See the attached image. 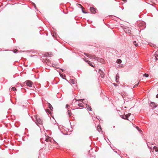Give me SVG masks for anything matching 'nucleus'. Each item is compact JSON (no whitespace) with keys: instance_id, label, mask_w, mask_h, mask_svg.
<instances>
[{"instance_id":"f257e3e1","label":"nucleus","mask_w":158,"mask_h":158,"mask_svg":"<svg viewBox=\"0 0 158 158\" xmlns=\"http://www.w3.org/2000/svg\"><path fill=\"white\" fill-rule=\"evenodd\" d=\"M34 118L35 119V123L39 127H40V125H41L42 123V120L37 115H35L34 117Z\"/></svg>"},{"instance_id":"f03ea898","label":"nucleus","mask_w":158,"mask_h":158,"mask_svg":"<svg viewBox=\"0 0 158 158\" xmlns=\"http://www.w3.org/2000/svg\"><path fill=\"white\" fill-rule=\"evenodd\" d=\"M84 54L90 59H94L99 61H100L102 60V59L98 57H96L95 55H90L86 53H84Z\"/></svg>"},{"instance_id":"7ed1b4c3","label":"nucleus","mask_w":158,"mask_h":158,"mask_svg":"<svg viewBox=\"0 0 158 158\" xmlns=\"http://www.w3.org/2000/svg\"><path fill=\"white\" fill-rule=\"evenodd\" d=\"M26 84L28 86L31 87L33 85V82L30 80H27L25 81Z\"/></svg>"},{"instance_id":"20e7f679","label":"nucleus","mask_w":158,"mask_h":158,"mask_svg":"<svg viewBox=\"0 0 158 158\" xmlns=\"http://www.w3.org/2000/svg\"><path fill=\"white\" fill-rule=\"evenodd\" d=\"M83 60L85 62L88 63L90 66L92 67H94V66L93 65V64H94L93 63H92L91 62L87 60H86L85 59H83Z\"/></svg>"},{"instance_id":"39448f33","label":"nucleus","mask_w":158,"mask_h":158,"mask_svg":"<svg viewBox=\"0 0 158 158\" xmlns=\"http://www.w3.org/2000/svg\"><path fill=\"white\" fill-rule=\"evenodd\" d=\"M151 106L153 108V109L156 108L157 106V105L156 103L153 102H151Z\"/></svg>"},{"instance_id":"423d86ee","label":"nucleus","mask_w":158,"mask_h":158,"mask_svg":"<svg viewBox=\"0 0 158 158\" xmlns=\"http://www.w3.org/2000/svg\"><path fill=\"white\" fill-rule=\"evenodd\" d=\"M97 9L93 7H90V10L92 13L95 14L96 12Z\"/></svg>"},{"instance_id":"0eeeda50","label":"nucleus","mask_w":158,"mask_h":158,"mask_svg":"<svg viewBox=\"0 0 158 158\" xmlns=\"http://www.w3.org/2000/svg\"><path fill=\"white\" fill-rule=\"evenodd\" d=\"M131 29L130 28L127 27L124 29V31L126 33H130L131 31Z\"/></svg>"},{"instance_id":"6e6552de","label":"nucleus","mask_w":158,"mask_h":158,"mask_svg":"<svg viewBox=\"0 0 158 158\" xmlns=\"http://www.w3.org/2000/svg\"><path fill=\"white\" fill-rule=\"evenodd\" d=\"M99 73H100L101 77L102 78H103L104 77V74L103 72L101 70L99 69Z\"/></svg>"},{"instance_id":"1a4fd4ad","label":"nucleus","mask_w":158,"mask_h":158,"mask_svg":"<svg viewBox=\"0 0 158 158\" xmlns=\"http://www.w3.org/2000/svg\"><path fill=\"white\" fill-rule=\"evenodd\" d=\"M149 143H151V144H149L148 143H147V145L148 148L150 149H152V146L151 145H154V143H153V142H152V143H149Z\"/></svg>"},{"instance_id":"9d476101","label":"nucleus","mask_w":158,"mask_h":158,"mask_svg":"<svg viewBox=\"0 0 158 158\" xmlns=\"http://www.w3.org/2000/svg\"><path fill=\"white\" fill-rule=\"evenodd\" d=\"M51 54H49V53H46L43 55V56L45 57H47L48 56H51Z\"/></svg>"},{"instance_id":"9b49d317","label":"nucleus","mask_w":158,"mask_h":158,"mask_svg":"<svg viewBox=\"0 0 158 158\" xmlns=\"http://www.w3.org/2000/svg\"><path fill=\"white\" fill-rule=\"evenodd\" d=\"M116 81L117 82H118V79L119 78V74L118 73H117L116 75Z\"/></svg>"},{"instance_id":"f8f14e48","label":"nucleus","mask_w":158,"mask_h":158,"mask_svg":"<svg viewBox=\"0 0 158 158\" xmlns=\"http://www.w3.org/2000/svg\"><path fill=\"white\" fill-rule=\"evenodd\" d=\"M86 107L88 110H89L91 111L92 110V109L90 106L89 105H88L86 104Z\"/></svg>"},{"instance_id":"ddd939ff","label":"nucleus","mask_w":158,"mask_h":158,"mask_svg":"<svg viewBox=\"0 0 158 158\" xmlns=\"http://www.w3.org/2000/svg\"><path fill=\"white\" fill-rule=\"evenodd\" d=\"M48 108L50 109L52 111L53 108L52 106L49 103H48Z\"/></svg>"},{"instance_id":"4468645a","label":"nucleus","mask_w":158,"mask_h":158,"mask_svg":"<svg viewBox=\"0 0 158 158\" xmlns=\"http://www.w3.org/2000/svg\"><path fill=\"white\" fill-rule=\"evenodd\" d=\"M78 106L81 107H83V102H79L78 104Z\"/></svg>"},{"instance_id":"2eb2a0df","label":"nucleus","mask_w":158,"mask_h":158,"mask_svg":"<svg viewBox=\"0 0 158 158\" xmlns=\"http://www.w3.org/2000/svg\"><path fill=\"white\" fill-rule=\"evenodd\" d=\"M79 6H81V8L82 9V12L84 13H87V12H85L84 10H83V9H84V8L83 7V6L80 4H78Z\"/></svg>"},{"instance_id":"dca6fc26","label":"nucleus","mask_w":158,"mask_h":158,"mask_svg":"<svg viewBox=\"0 0 158 158\" xmlns=\"http://www.w3.org/2000/svg\"><path fill=\"white\" fill-rule=\"evenodd\" d=\"M97 129H98V131L99 132L101 131L102 130L101 127L100 126H98Z\"/></svg>"},{"instance_id":"f3484780","label":"nucleus","mask_w":158,"mask_h":158,"mask_svg":"<svg viewBox=\"0 0 158 158\" xmlns=\"http://www.w3.org/2000/svg\"><path fill=\"white\" fill-rule=\"evenodd\" d=\"M153 149L155 150L156 152H158V148L157 147H156L154 146L153 147Z\"/></svg>"},{"instance_id":"a211bd4d","label":"nucleus","mask_w":158,"mask_h":158,"mask_svg":"<svg viewBox=\"0 0 158 158\" xmlns=\"http://www.w3.org/2000/svg\"><path fill=\"white\" fill-rule=\"evenodd\" d=\"M131 115V114L130 113H129L126 115H124V116L127 118L128 117H129Z\"/></svg>"},{"instance_id":"6ab92c4d","label":"nucleus","mask_w":158,"mask_h":158,"mask_svg":"<svg viewBox=\"0 0 158 158\" xmlns=\"http://www.w3.org/2000/svg\"><path fill=\"white\" fill-rule=\"evenodd\" d=\"M122 62V60L120 59H118L116 61V62L118 64H120Z\"/></svg>"},{"instance_id":"aec40b11","label":"nucleus","mask_w":158,"mask_h":158,"mask_svg":"<svg viewBox=\"0 0 158 158\" xmlns=\"http://www.w3.org/2000/svg\"><path fill=\"white\" fill-rule=\"evenodd\" d=\"M67 113L69 116L71 115V113L70 110H68L67 111Z\"/></svg>"},{"instance_id":"412c9836","label":"nucleus","mask_w":158,"mask_h":158,"mask_svg":"<svg viewBox=\"0 0 158 158\" xmlns=\"http://www.w3.org/2000/svg\"><path fill=\"white\" fill-rule=\"evenodd\" d=\"M133 43L134 44L135 46L137 47L138 46V44L137 43H136V41H134Z\"/></svg>"},{"instance_id":"4be33fe9","label":"nucleus","mask_w":158,"mask_h":158,"mask_svg":"<svg viewBox=\"0 0 158 158\" xmlns=\"http://www.w3.org/2000/svg\"><path fill=\"white\" fill-rule=\"evenodd\" d=\"M121 117L123 119H128L126 117H125V116H124V115H122L121 116Z\"/></svg>"},{"instance_id":"5701e85b","label":"nucleus","mask_w":158,"mask_h":158,"mask_svg":"<svg viewBox=\"0 0 158 158\" xmlns=\"http://www.w3.org/2000/svg\"><path fill=\"white\" fill-rule=\"evenodd\" d=\"M143 76H145L146 77H148V74H145L143 75Z\"/></svg>"},{"instance_id":"b1692460","label":"nucleus","mask_w":158,"mask_h":158,"mask_svg":"<svg viewBox=\"0 0 158 158\" xmlns=\"http://www.w3.org/2000/svg\"><path fill=\"white\" fill-rule=\"evenodd\" d=\"M11 90H13L14 91L16 89V88L15 87H13L11 89Z\"/></svg>"},{"instance_id":"393cba45","label":"nucleus","mask_w":158,"mask_h":158,"mask_svg":"<svg viewBox=\"0 0 158 158\" xmlns=\"http://www.w3.org/2000/svg\"><path fill=\"white\" fill-rule=\"evenodd\" d=\"M47 111L48 112V113L49 114H51V112L48 109L47 110Z\"/></svg>"},{"instance_id":"a878e982","label":"nucleus","mask_w":158,"mask_h":158,"mask_svg":"<svg viewBox=\"0 0 158 158\" xmlns=\"http://www.w3.org/2000/svg\"><path fill=\"white\" fill-rule=\"evenodd\" d=\"M17 51L18 50H14V52L15 53H17Z\"/></svg>"},{"instance_id":"bb28decb","label":"nucleus","mask_w":158,"mask_h":158,"mask_svg":"<svg viewBox=\"0 0 158 158\" xmlns=\"http://www.w3.org/2000/svg\"><path fill=\"white\" fill-rule=\"evenodd\" d=\"M138 84H139V83H137V84H135V85H134V88H135V87H136L138 85Z\"/></svg>"},{"instance_id":"cd10ccee","label":"nucleus","mask_w":158,"mask_h":158,"mask_svg":"<svg viewBox=\"0 0 158 158\" xmlns=\"http://www.w3.org/2000/svg\"><path fill=\"white\" fill-rule=\"evenodd\" d=\"M49 139H48L46 138L45 140L47 141L48 142L49 141Z\"/></svg>"},{"instance_id":"c85d7f7f","label":"nucleus","mask_w":158,"mask_h":158,"mask_svg":"<svg viewBox=\"0 0 158 158\" xmlns=\"http://www.w3.org/2000/svg\"><path fill=\"white\" fill-rule=\"evenodd\" d=\"M71 83L72 84H75V83L74 81H72Z\"/></svg>"},{"instance_id":"c756f323","label":"nucleus","mask_w":158,"mask_h":158,"mask_svg":"<svg viewBox=\"0 0 158 158\" xmlns=\"http://www.w3.org/2000/svg\"><path fill=\"white\" fill-rule=\"evenodd\" d=\"M69 106L68 105H66V108H68V107Z\"/></svg>"},{"instance_id":"7c9ffc66","label":"nucleus","mask_w":158,"mask_h":158,"mask_svg":"<svg viewBox=\"0 0 158 158\" xmlns=\"http://www.w3.org/2000/svg\"><path fill=\"white\" fill-rule=\"evenodd\" d=\"M46 60H47V61L48 62H50V60H48H48L46 59Z\"/></svg>"},{"instance_id":"2f4dec72","label":"nucleus","mask_w":158,"mask_h":158,"mask_svg":"<svg viewBox=\"0 0 158 158\" xmlns=\"http://www.w3.org/2000/svg\"><path fill=\"white\" fill-rule=\"evenodd\" d=\"M123 1L125 2H126L127 1V0H123Z\"/></svg>"},{"instance_id":"473e14b6","label":"nucleus","mask_w":158,"mask_h":158,"mask_svg":"<svg viewBox=\"0 0 158 158\" xmlns=\"http://www.w3.org/2000/svg\"><path fill=\"white\" fill-rule=\"evenodd\" d=\"M34 4V7H35V9H36V6Z\"/></svg>"},{"instance_id":"72a5a7b5","label":"nucleus","mask_w":158,"mask_h":158,"mask_svg":"<svg viewBox=\"0 0 158 158\" xmlns=\"http://www.w3.org/2000/svg\"><path fill=\"white\" fill-rule=\"evenodd\" d=\"M156 98H158V94L156 95Z\"/></svg>"},{"instance_id":"f704fd0d","label":"nucleus","mask_w":158,"mask_h":158,"mask_svg":"<svg viewBox=\"0 0 158 158\" xmlns=\"http://www.w3.org/2000/svg\"><path fill=\"white\" fill-rule=\"evenodd\" d=\"M60 76L62 77V74H60Z\"/></svg>"},{"instance_id":"c9c22d12","label":"nucleus","mask_w":158,"mask_h":158,"mask_svg":"<svg viewBox=\"0 0 158 158\" xmlns=\"http://www.w3.org/2000/svg\"><path fill=\"white\" fill-rule=\"evenodd\" d=\"M61 70H62V71L63 72V69H61Z\"/></svg>"},{"instance_id":"e433bc0d","label":"nucleus","mask_w":158,"mask_h":158,"mask_svg":"<svg viewBox=\"0 0 158 158\" xmlns=\"http://www.w3.org/2000/svg\"><path fill=\"white\" fill-rule=\"evenodd\" d=\"M116 84H114V85H116Z\"/></svg>"},{"instance_id":"4c0bfd02","label":"nucleus","mask_w":158,"mask_h":158,"mask_svg":"<svg viewBox=\"0 0 158 158\" xmlns=\"http://www.w3.org/2000/svg\"><path fill=\"white\" fill-rule=\"evenodd\" d=\"M116 84H114V85H116Z\"/></svg>"}]
</instances>
